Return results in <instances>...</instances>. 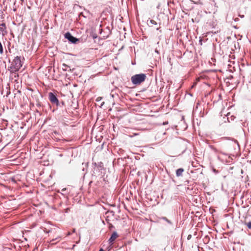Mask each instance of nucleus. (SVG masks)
Instances as JSON below:
<instances>
[{"label":"nucleus","instance_id":"20","mask_svg":"<svg viewBox=\"0 0 251 251\" xmlns=\"http://www.w3.org/2000/svg\"><path fill=\"white\" fill-rule=\"evenodd\" d=\"M240 17H241V18H243V17H244V15L240 16Z\"/></svg>","mask_w":251,"mask_h":251},{"label":"nucleus","instance_id":"12","mask_svg":"<svg viewBox=\"0 0 251 251\" xmlns=\"http://www.w3.org/2000/svg\"><path fill=\"white\" fill-rule=\"evenodd\" d=\"M199 80H200V78H197L196 79V81L194 83L193 85L192 86V88H193L194 87H195L196 85V84H197V81H198Z\"/></svg>","mask_w":251,"mask_h":251},{"label":"nucleus","instance_id":"18","mask_svg":"<svg viewBox=\"0 0 251 251\" xmlns=\"http://www.w3.org/2000/svg\"><path fill=\"white\" fill-rule=\"evenodd\" d=\"M73 232H75V229H73Z\"/></svg>","mask_w":251,"mask_h":251},{"label":"nucleus","instance_id":"11","mask_svg":"<svg viewBox=\"0 0 251 251\" xmlns=\"http://www.w3.org/2000/svg\"><path fill=\"white\" fill-rule=\"evenodd\" d=\"M210 148L213 151H214L215 152H219V151L215 148H214V147L213 146H210Z\"/></svg>","mask_w":251,"mask_h":251},{"label":"nucleus","instance_id":"10","mask_svg":"<svg viewBox=\"0 0 251 251\" xmlns=\"http://www.w3.org/2000/svg\"><path fill=\"white\" fill-rule=\"evenodd\" d=\"M150 23L152 25H156L157 23L154 21L153 20H150Z\"/></svg>","mask_w":251,"mask_h":251},{"label":"nucleus","instance_id":"14","mask_svg":"<svg viewBox=\"0 0 251 251\" xmlns=\"http://www.w3.org/2000/svg\"><path fill=\"white\" fill-rule=\"evenodd\" d=\"M71 234V233L70 232H68L67 233V235H70Z\"/></svg>","mask_w":251,"mask_h":251},{"label":"nucleus","instance_id":"4","mask_svg":"<svg viewBox=\"0 0 251 251\" xmlns=\"http://www.w3.org/2000/svg\"><path fill=\"white\" fill-rule=\"evenodd\" d=\"M65 37L72 43H75L78 41V39L73 36L70 32L66 33Z\"/></svg>","mask_w":251,"mask_h":251},{"label":"nucleus","instance_id":"5","mask_svg":"<svg viewBox=\"0 0 251 251\" xmlns=\"http://www.w3.org/2000/svg\"><path fill=\"white\" fill-rule=\"evenodd\" d=\"M7 31L6 30V27L4 23L0 24V34L2 36H5L7 34Z\"/></svg>","mask_w":251,"mask_h":251},{"label":"nucleus","instance_id":"21","mask_svg":"<svg viewBox=\"0 0 251 251\" xmlns=\"http://www.w3.org/2000/svg\"><path fill=\"white\" fill-rule=\"evenodd\" d=\"M155 52L158 53V51L157 50H155Z\"/></svg>","mask_w":251,"mask_h":251},{"label":"nucleus","instance_id":"3","mask_svg":"<svg viewBox=\"0 0 251 251\" xmlns=\"http://www.w3.org/2000/svg\"><path fill=\"white\" fill-rule=\"evenodd\" d=\"M49 98L51 103L55 104L56 105L59 104V101L57 97L52 93L50 92L49 94Z\"/></svg>","mask_w":251,"mask_h":251},{"label":"nucleus","instance_id":"6","mask_svg":"<svg viewBox=\"0 0 251 251\" xmlns=\"http://www.w3.org/2000/svg\"><path fill=\"white\" fill-rule=\"evenodd\" d=\"M118 237V234L116 231H114L112 233L111 237L108 240L109 244H113L114 241L116 240V239Z\"/></svg>","mask_w":251,"mask_h":251},{"label":"nucleus","instance_id":"1","mask_svg":"<svg viewBox=\"0 0 251 251\" xmlns=\"http://www.w3.org/2000/svg\"><path fill=\"white\" fill-rule=\"evenodd\" d=\"M22 66L21 57L16 56L13 60L10 67V71L12 72H17L19 70Z\"/></svg>","mask_w":251,"mask_h":251},{"label":"nucleus","instance_id":"19","mask_svg":"<svg viewBox=\"0 0 251 251\" xmlns=\"http://www.w3.org/2000/svg\"><path fill=\"white\" fill-rule=\"evenodd\" d=\"M170 3H171V2L173 3V2H174V1H170Z\"/></svg>","mask_w":251,"mask_h":251},{"label":"nucleus","instance_id":"15","mask_svg":"<svg viewBox=\"0 0 251 251\" xmlns=\"http://www.w3.org/2000/svg\"><path fill=\"white\" fill-rule=\"evenodd\" d=\"M99 251H104L102 249H100Z\"/></svg>","mask_w":251,"mask_h":251},{"label":"nucleus","instance_id":"13","mask_svg":"<svg viewBox=\"0 0 251 251\" xmlns=\"http://www.w3.org/2000/svg\"><path fill=\"white\" fill-rule=\"evenodd\" d=\"M246 225L250 229L251 228V222H250L246 224Z\"/></svg>","mask_w":251,"mask_h":251},{"label":"nucleus","instance_id":"9","mask_svg":"<svg viewBox=\"0 0 251 251\" xmlns=\"http://www.w3.org/2000/svg\"><path fill=\"white\" fill-rule=\"evenodd\" d=\"M162 219L163 220H164V221H166V222H167L168 223H169V224H172L171 222L169 220H168L167 218H166V217H162Z\"/></svg>","mask_w":251,"mask_h":251},{"label":"nucleus","instance_id":"8","mask_svg":"<svg viewBox=\"0 0 251 251\" xmlns=\"http://www.w3.org/2000/svg\"><path fill=\"white\" fill-rule=\"evenodd\" d=\"M3 47H2V45L1 43V42H0V53L1 54H3Z\"/></svg>","mask_w":251,"mask_h":251},{"label":"nucleus","instance_id":"16","mask_svg":"<svg viewBox=\"0 0 251 251\" xmlns=\"http://www.w3.org/2000/svg\"><path fill=\"white\" fill-rule=\"evenodd\" d=\"M168 124V122H164L163 123V125H165V124Z\"/></svg>","mask_w":251,"mask_h":251},{"label":"nucleus","instance_id":"7","mask_svg":"<svg viewBox=\"0 0 251 251\" xmlns=\"http://www.w3.org/2000/svg\"><path fill=\"white\" fill-rule=\"evenodd\" d=\"M183 172H184V169H182V168L178 169L176 171V176H181Z\"/></svg>","mask_w":251,"mask_h":251},{"label":"nucleus","instance_id":"17","mask_svg":"<svg viewBox=\"0 0 251 251\" xmlns=\"http://www.w3.org/2000/svg\"><path fill=\"white\" fill-rule=\"evenodd\" d=\"M134 135H138V133H135V134H134Z\"/></svg>","mask_w":251,"mask_h":251},{"label":"nucleus","instance_id":"2","mask_svg":"<svg viewBox=\"0 0 251 251\" xmlns=\"http://www.w3.org/2000/svg\"><path fill=\"white\" fill-rule=\"evenodd\" d=\"M146 78L145 74H140L133 75L131 78V80L133 84L138 85L144 82Z\"/></svg>","mask_w":251,"mask_h":251},{"label":"nucleus","instance_id":"22","mask_svg":"<svg viewBox=\"0 0 251 251\" xmlns=\"http://www.w3.org/2000/svg\"><path fill=\"white\" fill-rule=\"evenodd\" d=\"M237 19H238V18H236L235 19V21H237Z\"/></svg>","mask_w":251,"mask_h":251}]
</instances>
